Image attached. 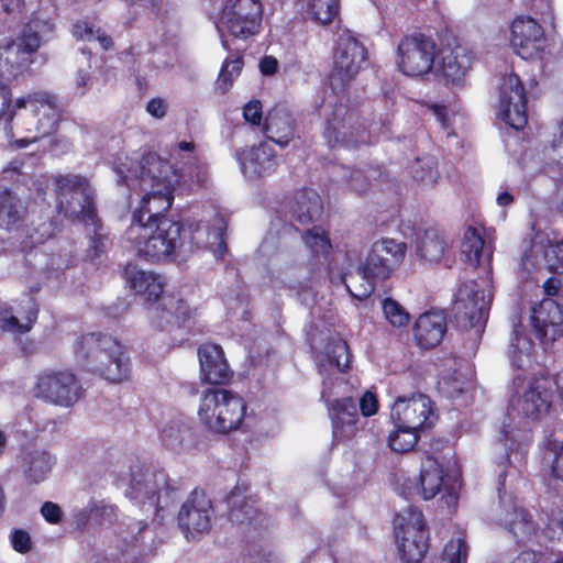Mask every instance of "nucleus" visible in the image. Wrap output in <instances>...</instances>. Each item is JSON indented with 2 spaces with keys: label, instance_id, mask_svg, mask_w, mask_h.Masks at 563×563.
I'll list each match as a JSON object with an SVG mask.
<instances>
[{
  "label": "nucleus",
  "instance_id": "obj_1",
  "mask_svg": "<svg viewBox=\"0 0 563 563\" xmlns=\"http://www.w3.org/2000/svg\"><path fill=\"white\" fill-rule=\"evenodd\" d=\"M126 239L140 258L152 264L173 263L183 252H194L207 244V230L200 221L185 227L174 219L152 224H130Z\"/></svg>",
  "mask_w": 563,
  "mask_h": 563
},
{
  "label": "nucleus",
  "instance_id": "obj_2",
  "mask_svg": "<svg viewBox=\"0 0 563 563\" xmlns=\"http://www.w3.org/2000/svg\"><path fill=\"white\" fill-rule=\"evenodd\" d=\"M55 205L59 214L73 222L92 225L86 258L91 263L106 255L112 242L98 217L95 191L82 175L59 174L53 178Z\"/></svg>",
  "mask_w": 563,
  "mask_h": 563
},
{
  "label": "nucleus",
  "instance_id": "obj_3",
  "mask_svg": "<svg viewBox=\"0 0 563 563\" xmlns=\"http://www.w3.org/2000/svg\"><path fill=\"white\" fill-rule=\"evenodd\" d=\"M7 135L16 148H25L54 134L60 121L55 95L32 91L12 101L4 118Z\"/></svg>",
  "mask_w": 563,
  "mask_h": 563
},
{
  "label": "nucleus",
  "instance_id": "obj_4",
  "mask_svg": "<svg viewBox=\"0 0 563 563\" xmlns=\"http://www.w3.org/2000/svg\"><path fill=\"white\" fill-rule=\"evenodd\" d=\"M74 353L81 366L111 383H121L131 375L126 347L117 339L101 332L80 335Z\"/></svg>",
  "mask_w": 563,
  "mask_h": 563
},
{
  "label": "nucleus",
  "instance_id": "obj_5",
  "mask_svg": "<svg viewBox=\"0 0 563 563\" xmlns=\"http://www.w3.org/2000/svg\"><path fill=\"white\" fill-rule=\"evenodd\" d=\"M173 176V168L167 161L152 154L143 157L140 177L142 181H148L152 189L133 211L131 224H152L172 219L166 213L174 202Z\"/></svg>",
  "mask_w": 563,
  "mask_h": 563
},
{
  "label": "nucleus",
  "instance_id": "obj_6",
  "mask_svg": "<svg viewBox=\"0 0 563 563\" xmlns=\"http://www.w3.org/2000/svg\"><path fill=\"white\" fill-rule=\"evenodd\" d=\"M246 410L247 404L238 393L211 387L201 394L198 418L207 431L225 435L242 427Z\"/></svg>",
  "mask_w": 563,
  "mask_h": 563
},
{
  "label": "nucleus",
  "instance_id": "obj_7",
  "mask_svg": "<svg viewBox=\"0 0 563 563\" xmlns=\"http://www.w3.org/2000/svg\"><path fill=\"white\" fill-rule=\"evenodd\" d=\"M394 526L402 563H420L429 550V529L421 509L409 506L395 516Z\"/></svg>",
  "mask_w": 563,
  "mask_h": 563
},
{
  "label": "nucleus",
  "instance_id": "obj_8",
  "mask_svg": "<svg viewBox=\"0 0 563 563\" xmlns=\"http://www.w3.org/2000/svg\"><path fill=\"white\" fill-rule=\"evenodd\" d=\"M438 52L435 40L422 32L404 35L396 51L397 69L407 77L423 78L433 67Z\"/></svg>",
  "mask_w": 563,
  "mask_h": 563
},
{
  "label": "nucleus",
  "instance_id": "obj_9",
  "mask_svg": "<svg viewBox=\"0 0 563 563\" xmlns=\"http://www.w3.org/2000/svg\"><path fill=\"white\" fill-rule=\"evenodd\" d=\"M322 136L331 148L355 147L371 141L369 130L360 114L342 103L335 104L327 115Z\"/></svg>",
  "mask_w": 563,
  "mask_h": 563
},
{
  "label": "nucleus",
  "instance_id": "obj_10",
  "mask_svg": "<svg viewBox=\"0 0 563 563\" xmlns=\"http://www.w3.org/2000/svg\"><path fill=\"white\" fill-rule=\"evenodd\" d=\"M55 30L51 19H41L32 15L24 24L21 33L7 47L9 54H14V60L11 62L9 75L16 77L27 71L34 62V55L41 47L42 41L49 37Z\"/></svg>",
  "mask_w": 563,
  "mask_h": 563
},
{
  "label": "nucleus",
  "instance_id": "obj_11",
  "mask_svg": "<svg viewBox=\"0 0 563 563\" xmlns=\"http://www.w3.org/2000/svg\"><path fill=\"white\" fill-rule=\"evenodd\" d=\"M407 244L394 239L384 238L373 243L365 261L360 265L357 274L361 279L384 282L393 275L404 262Z\"/></svg>",
  "mask_w": 563,
  "mask_h": 563
},
{
  "label": "nucleus",
  "instance_id": "obj_12",
  "mask_svg": "<svg viewBox=\"0 0 563 563\" xmlns=\"http://www.w3.org/2000/svg\"><path fill=\"white\" fill-rule=\"evenodd\" d=\"M220 20L230 35L247 40L261 31L263 4L261 0H225Z\"/></svg>",
  "mask_w": 563,
  "mask_h": 563
},
{
  "label": "nucleus",
  "instance_id": "obj_13",
  "mask_svg": "<svg viewBox=\"0 0 563 563\" xmlns=\"http://www.w3.org/2000/svg\"><path fill=\"white\" fill-rule=\"evenodd\" d=\"M37 397L60 407H71L82 395L77 376L70 371H46L35 385Z\"/></svg>",
  "mask_w": 563,
  "mask_h": 563
},
{
  "label": "nucleus",
  "instance_id": "obj_14",
  "mask_svg": "<svg viewBox=\"0 0 563 563\" xmlns=\"http://www.w3.org/2000/svg\"><path fill=\"white\" fill-rule=\"evenodd\" d=\"M211 499L202 489L195 488L181 505L177 521L187 540H197L211 529L213 517Z\"/></svg>",
  "mask_w": 563,
  "mask_h": 563
},
{
  "label": "nucleus",
  "instance_id": "obj_15",
  "mask_svg": "<svg viewBox=\"0 0 563 563\" xmlns=\"http://www.w3.org/2000/svg\"><path fill=\"white\" fill-rule=\"evenodd\" d=\"M391 419L395 427L420 432L431 429L438 415L431 398L424 394H417L410 398L399 397L391 408Z\"/></svg>",
  "mask_w": 563,
  "mask_h": 563
},
{
  "label": "nucleus",
  "instance_id": "obj_16",
  "mask_svg": "<svg viewBox=\"0 0 563 563\" xmlns=\"http://www.w3.org/2000/svg\"><path fill=\"white\" fill-rule=\"evenodd\" d=\"M367 63V49L358 40L351 35H341L333 54L332 85L338 80L344 86L354 79Z\"/></svg>",
  "mask_w": 563,
  "mask_h": 563
},
{
  "label": "nucleus",
  "instance_id": "obj_17",
  "mask_svg": "<svg viewBox=\"0 0 563 563\" xmlns=\"http://www.w3.org/2000/svg\"><path fill=\"white\" fill-rule=\"evenodd\" d=\"M501 119L512 129L522 130L528 122L527 92L520 77L510 73L500 89Z\"/></svg>",
  "mask_w": 563,
  "mask_h": 563
},
{
  "label": "nucleus",
  "instance_id": "obj_18",
  "mask_svg": "<svg viewBox=\"0 0 563 563\" xmlns=\"http://www.w3.org/2000/svg\"><path fill=\"white\" fill-rule=\"evenodd\" d=\"M510 43L521 58L533 59L543 51L544 30L530 16L516 18L510 26Z\"/></svg>",
  "mask_w": 563,
  "mask_h": 563
},
{
  "label": "nucleus",
  "instance_id": "obj_19",
  "mask_svg": "<svg viewBox=\"0 0 563 563\" xmlns=\"http://www.w3.org/2000/svg\"><path fill=\"white\" fill-rule=\"evenodd\" d=\"M488 308L484 301V290L474 280L463 283L455 296L453 311L456 321L466 329L478 325Z\"/></svg>",
  "mask_w": 563,
  "mask_h": 563
},
{
  "label": "nucleus",
  "instance_id": "obj_20",
  "mask_svg": "<svg viewBox=\"0 0 563 563\" xmlns=\"http://www.w3.org/2000/svg\"><path fill=\"white\" fill-rule=\"evenodd\" d=\"M531 324L541 343H553L563 335V309L553 299H543L532 309Z\"/></svg>",
  "mask_w": 563,
  "mask_h": 563
},
{
  "label": "nucleus",
  "instance_id": "obj_21",
  "mask_svg": "<svg viewBox=\"0 0 563 563\" xmlns=\"http://www.w3.org/2000/svg\"><path fill=\"white\" fill-rule=\"evenodd\" d=\"M200 379L210 385H227L233 378L221 345L203 343L198 347Z\"/></svg>",
  "mask_w": 563,
  "mask_h": 563
},
{
  "label": "nucleus",
  "instance_id": "obj_22",
  "mask_svg": "<svg viewBox=\"0 0 563 563\" xmlns=\"http://www.w3.org/2000/svg\"><path fill=\"white\" fill-rule=\"evenodd\" d=\"M247 486H234L227 496L228 519L233 526L257 528L263 526L265 516L255 506L256 500L249 496Z\"/></svg>",
  "mask_w": 563,
  "mask_h": 563
},
{
  "label": "nucleus",
  "instance_id": "obj_23",
  "mask_svg": "<svg viewBox=\"0 0 563 563\" xmlns=\"http://www.w3.org/2000/svg\"><path fill=\"white\" fill-rule=\"evenodd\" d=\"M323 214V202L319 194L311 188H301L287 202V216L291 222L303 228L320 221Z\"/></svg>",
  "mask_w": 563,
  "mask_h": 563
},
{
  "label": "nucleus",
  "instance_id": "obj_24",
  "mask_svg": "<svg viewBox=\"0 0 563 563\" xmlns=\"http://www.w3.org/2000/svg\"><path fill=\"white\" fill-rule=\"evenodd\" d=\"M334 443L352 440L357 433L360 420L356 402L352 397L334 399L329 408Z\"/></svg>",
  "mask_w": 563,
  "mask_h": 563
},
{
  "label": "nucleus",
  "instance_id": "obj_25",
  "mask_svg": "<svg viewBox=\"0 0 563 563\" xmlns=\"http://www.w3.org/2000/svg\"><path fill=\"white\" fill-rule=\"evenodd\" d=\"M164 307L156 309L153 317L154 325L161 331H172L174 327L190 329L195 323L196 309L184 299L169 296L164 298Z\"/></svg>",
  "mask_w": 563,
  "mask_h": 563
},
{
  "label": "nucleus",
  "instance_id": "obj_26",
  "mask_svg": "<svg viewBox=\"0 0 563 563\" xmlns=\"http://www.w3.org/2000/svg\"><path fill=\"white\" fill-rule=\"evenodd\" d=\"M296 129L297 122L291 112L284 106L276 104L266 113L262 132L267 140L285 147L292 141Z\"/></svg>",
  "mask_w": 563,
  "mask_h": 563
},
{
  "label": "nucleus",
  "instance_id": "obj_27",
  "mask_svg": "<svg viewBox=\"0 0 563 563\" xmlns=\"http://www.w3.org/2000/svg\"><path fill=\"white\" fill-rule=\"evenodd\" d=\"M474 62V54L463 45L443 51L439 63V74L445 85L462 86Z\"/></svg>",
  "mask_w": 563,
  "mask_h": 563
},
{
  "label": "nucleus",
  "instance_id": "obj_28",
  "mask_svg": "<svg viewBox=\"0 0 563 563\" xmlns=\"http://www.w3.org/2000/svg\"><path fill=\"white\" fill-rule=\"evenodd\" d=\"M448 331L444 312L430 310L420 314L413 325V338L417 345L423 350L437 347Z\"/></svg>",
  "mask_w": 563,
  "mask_h": 563
},
{
  "label": "nucleus",
  "instance_id": "obj_29",
  "mask_svg": "<svg viewBox=\"0 0 563 563\" xmlns=\"http://www.w3.org/2000/svg\"><path fill=\"white\" fill-rule=\"evenodd\" d=\"M415 253L423 262L429 264H445L451 261L452 245L443 232L437 228H428L417 235Z\"/></svg>",
  "mask_w": 563,
  "mask_h": 563
},
{
  "label": "nucleus",
  "instance_id": "obj_30",
  "mask_svg": "<svg viewBox=\"0 0 563 563\" xmlns=\"http://www.w3.org/2000/svg\"><path fill=\"white\" fill-rule=\"evenodd\" d=\"M552 399L550 380L545 377H532L522 397V411L528 418L539 419L549 412Z\"/></svg>",
  "mask_w": 563,
  "mask_h": 563
},
{
  "label": "nucleus",
  "instance_id": "obj_31",
  "mask_svg": "<svg viewBox=\"0 0 563 563\" xmlns=\"http://www.w3.org/2000/svg\"><path fill=\"white\" fill-rule=\"evenodd\" d=\"M241 164L244 173L252 177L263 178L276 172L278 159L274 147L267 142H261L243 153Z\"/></svg>",
  "mask_w": 563,
  "mask_h": 563
},
{
  "label": "nucleus",
  "instance_id": "obj_32",
  "mask_svg": "<svg viewBox=\"0 0 563 563\" xmlns=\"http://www.w3.org/2000/svg\"><path fill=\"white\" fill-rule=\"evenodd\" d=\"M130 287L144 298L146 303L156 302L164 292L165 284L158 274L139 269L129 263L123 272Z\"/></svg>",
  "mask_w": 563,
  "mask_h": 563
},
{
  "label": "nucleus",
  "instance_id": "obj_33",
  "mask_svg": "<svg viewBox=\"0 0 563 563\" xmlns=\"http://www.w3.org/2000/svg\"><path fill=\"white\" fill-rule=\"evenodd\" d=\"M126 496L142 504L158 496L155 474L150 467L141 464L130 466V484L126 489Z\"/></svg>",
  "mask_w": 563,
  "mask_h": 563
},
{
  "label": "nucleus",
  "instance_id": "obj_34",
  "mask_svg": "<svg viewBox=\"0 0 563 563\" xmlns=\"http://www.w3.org/2000/svg\"><path fill=\"white\" fill-rule=\"evenodd\" d=\"M27 213L22 200L10 189L0 188V228L7 231L22 227Z\"/></svg>",
  "mask_w": 563,
  "mask_h": 563
},
{
  "label": "nucleus",
  "instance_id": "obj_35",
  "mask_svg": "<svg viewBox=\"0 0 563 563\" xmlns=\"http://www.w3.org/2000/svg\"><path fill=\"white\" fill-rule=\"evenodd\" d=\"M419 481L423 499H432L441 492L444 484V472L435 456L427 454L422 460Z\"/></svg>",
  "mask_w": 563,
  "mask_h": 563
},
{
  "label": "nucleus",
  "instance_id": "obj_36",
  "mask_svg": "<svg viewBox=\"0 0 563 563\" xmlns=\"http://www.w3.org/2000/svg\"><path fill=\"white\" fill-rule=\"evenodd\" d=\"M484 254H486L488 261H490L493 256L492 247L486 245L478 228L468 225L464 230L461 243V256L463 262L476 268L481 265Z\"/></svg>",
  "mask_w": 563,
  "mask_h": 563
},
{
  "label": "nucleus",
  "instance_id": "obj_37",
  "mask_svg": "<svg viewBox=\"0 0 563 563\" xmlns=\"http://www.w3.org/2000/svg\"><path fill=\"white\" fill-rule=\"evenodd\" d=\"M54 463V457L45 450L29 451L22 457L23 474L31 484H38L46 479Z\"/></svg>",
  "mask_w": 563,
  "mask_h": 563
},
{
  "label": "nucleus",
  "instance_id": "obj_38",
  "mask_svg": "<svg viewBox=\"0 0 563 563\" xmlns=\"http://www.w3.org/2000/svg\"><path fill=\"white\" fill-rule=\"evenodd\" d=\"M531 431L523 430L522 434L520 435V440H518L517 435L514 434V431L510 429V423H506V421H504L499 435V441H501L506 448L505 455L499 463V466H501V471L499 474V484L501 486L505 485L507 467L511 463L510 453L515 448L521 449L522 446H528L529 443L531 442Z\"/></svg>",
  "mask_w": 563,
  "mask_h": 563
},
{
  "label": "nucleus",
  "instance_id": "obj_39",
  "mask_svg": "<svg viewBox=\"0 0 563 563\" xmlns=\"http://www.w3.org/2000/svg\"><path fill=\"white\" fill-rule=\"evenodd\" d=\"M341 0H307L306 14L318 25H330L341 22Z\"/></svg>",
  "mask_w": 563,
  "mask_h": 563
},
{
  "label": "nucleus",
  "instance_id": "obj_40",
  "mask_svg": "<svg viewBox=\"0 0 563 563\" xmlns=\"http://www.w3.org/2000/svg\"><path fill=\"white\" fill-rule=\"evenodd\" d=\"M301 240L313 257H328L332 251L329 232L321 225L308 227L302 232Z\"/></svg>",
  "mask_w": 563,
  "mask_h": 563
},
{
  "label": "nucleus",
  "instance_id": "obj_41",
  "mask_svg": "<svg viewBox=\"0 0 563 563\" xmlns=\"http://www.w3.org/2000/svg\"><path fill=\"white\" fill-rule=\"evenodd\" d=\"M380 176L382 172L378 167L352 168L345 178V183L351 191L363 195L372 188V179L376 180Z\"/></svg>",
  "mask_w": 563,
  "mask_h": 563
},
{
  "label": "nucleus",
  "instance_id": "obj_42",
  "mask_svg": "<svg viewBox=\"0 0 563 563\" xmlns=\"http://www.w3.org/2000/svg\"><path fill=\"white\" fill-rule=\"evenodd\" d=\"M410 174L418 184L433 187L439 178L438 162L432 156L416 158L410 166Z\"/></svg>",
  "mask_w": 563,
  "mask_h": 563
},
{
  "label": "nucleus",
  "instance_id": "obj_43",
  "mask_svg": "<svg viewBox=\"0 0 563 563\" xmlns=\"http://www.w3.org/2000/svg\"><path fill=\"white\" fill-rule=\"evenodd\" d=\"M243 65L244 62L241 55L223 60L216 82L217 90L220 91V93L224 95L230 90L234 80L241 74Z\"/></svg>",
  "mask_w": 563,
  "mask_h": 563
},
{
  "label": "nucleus",
  "instance_id": "obj_44",
  "mask_svg": "<svg viewBox=\"0 0 563 563\" xmlns=\"http://www.w3.org/2000/svg\"><path fill=\"white\" fill-rule=\"evenodd\" d=\"M419 432L407 428H398L388 435V446L396 453L410 452L419 440Z\"/></svg>",
  "mask_w": 563,
  "mask_h": 563
},
{
  "label": "nucleus",
  "instance_id": "obj_45",
  "mask_svg": "<svg viewBox=\"0 0 563 563\" xmlns=\"http://www.w3.org/2000/svg\"><path fill=\"white\" fill-rule=\"evenodd\" d=\"M329 363L345 373L351 367L352 353L346 341L339 339L331 343L328 352Z\"/></svg>",
  "mask_w": 563,
  "mask_h": 563
},
{
  "label": "nucleus",
  "instance_id": "obj_46",
  "mask_svg": "<svg viewBox=\"0 0 563 563\" xmlns=\"http://www.w3.org/2000/svg\"><path fill=\"white\" fill-rule=\"evenodd\" d=\"M443 561L448 563H467L468 544L464 538L451 539L443 549Z\"/></svg>",
  "mask_w": 563,
  "mask_h": 563
},
{
  "label": "nucleus",
  "instance_id": "obj_47",
  "mask_svg": "<svg viewBox=\"0 0 563 563\" xmlns=\"http://www.w3.org/2000/svg\"><path fill=\"white\" fill-rule=\"evenodd\" d=\"M383 311L385 318L394 327L400 328L409 323V313L398 301L393 298H385L383 300Z\"/></svg>",
  "mask_w": 563,
  "mask_h": 563
},
{
  "label": "nucleus",
  "instance_id": "obj_48",
  "mask_svg": "<svg viewBox=\"0 0 563 563\" xmlns=\"http://www.w3.org/2000/svg\"><path fill=\"white\" fill-rule=\"evenodd\" d=\"M544 449L553 453L551 462V475L554 479L563 482V440L558 442L552 437L544 440Z\"/></svg>",
  "mask_w": 563,
  "mask_h": 563
},
{
  "label": "nucleus",
  "instance_id": "obj_49",
  "mask_svg": "<svg viewBox=\"0 0 563 563\" xmlns=\"http://www.w3.org/2000/svg\"><path fill=\"white\" fill-rule=\"evenodd\" d=\"M184 439L183 430L178 426H167L161 432V440L168 450L176 451L180 449Z\"/></svg>",
  "mask_w": 563,
  "mask_h": 563
},
{
  "label": "nucleus",
  "instance_id": "obj_50",
  "mask_svg": "<svg viewBox=\"0 0 563 563\" xmlns=\"http://www.w3.org/2000/svg\"><path fill=\"white\" fill-rule=\"evenodd\" d=\"M0 330L3 332L27 333L30 332V322L21 323L19 319L9 313L8 310L0 312Z\"/></svg>",
  "mask_w": 563,
  "mask_h": 563
},
{
  "label": "nucleus",
  "instance_id": "obj_51",
  "mask_svg": "<svg viewBox=\"0 0 563 563\" xmlns=\"http://www.w3.org/2000/svg\"><path fill=\"white\" fill-rule=\"evenodd\" d=\"M355 277L351 276L349 283L344 282L347 291L357 300L367 299L374 292L376 284L372 280L362 279V283L357 286H353L352 283Z\"/></svg>",
  "mask_w": 563,
  "mask_h": 563
},
{
  "label": "nucleus",
  "instance_id": "obj_52",
  "mask_svg": "<svg viewBox=\"0 0 563 563\" xmlns=\"http://www.w3.org/2000/svg\"><path fill=\"white\" fill-rule=\"evenodd\" d=\"M11 544L14 551L25 554L32 549L30 533L23 529H13L10 534Z\"/></svg>",
  "mask_w": 563,
  "mask_h": 563
},
{
  "label": "nucleus",
  "instance_id": "obj_53",
  "mask_svg": "<svg viewBox=\"0 0 563 563\" xmlns=\"http://www.w3.org/2000/svg\"><path fill=\"white\" fill-rule=\"evenodd\" d=\"M243 118L252 125L260 126L263 120V107L260 100H251L243 107Z\"/></svg>",
  "mask_w": 563,
  "mask_h": 563
},
{
  "label": "nucleus",
  "instance_id": "obj_54",
  "mask_svg": "<svg viewBox=\"0 0 563 563\" xmlns=\"http://www.w3.org/2000/svg\"><path fill=\"white\" fill-rule=\"evenodd\" d=\"M95 25L87 20H78L73 24L71 33L77 40L93 41L95 40Z\"/></svg>",
  "mask_w": 563,
  "mask_h": 563
},
{
  "label": "nucleus",
  "instance_id": "obj_55",
  "mask_svg": "<svg viewBox=\"0 0 563 563\" xmlns=\"http://www.w3.org/2000/svg\"><path fill=\"white\" fill-rule=\"evenodd\" d=\"M378 399L376 395L369 390H366L360 398V410L364 417H371L378 411Z\"/></svg>",
  "mask_w": 563,
  "mask_h": 563
},
{
  "label": "nucleus",
  "instance_id": "obj_56",
  "mask_svg": "<svg viewBox=\"0 0 563 563\" xmlns=\"http://www.w3.org/2000/svg\"><path fill=\"white\" fill-rule=\"evenodd\" d=\"M549 261L551 268L563 274V240L555 242L549 249Z\"/></svg>",
  "mask_w": 563,
  "mask_h": 563
},
{
  "label": "nucleus",
  "instance_id": "obj_57",
  "mask_svg": "<svg viewBox=\"0 0 563 563\" xmlns=\"http://www.w3.org/2000/svg\"><path fill=\"white\" fill-rule=\"evenodd\" d=\"M41 514L51 525H57L62 521L63 511L60 507L53 501H45L41 507Z\"/></svg>",
  "mask_w": 563,
  "mask_h": 563
},
{
  "label": "nucleus",
  "instance_id": "obj_58",
  "mask_svg": "<svg viewBox=\"0 0 563 563\" xmlns=\"http://www.w3.org/2000/svg\"><path fill=\"white\" fill-rule=\"evenodd\" d=\"M38 311L40 309L36 301L30 298L26 305L22 308V311L20 312L24 322H30V331L32 330L34 323L37 320Z\"/></svg>",
  "mask_w": 563,
  "mask_h": 563
},
{
  "label": "nucleus",
  "instance_id": "obj_59",
  "mask_svg": "<svg viewBox=\"0 0 563 563\" xmlns=\"http://www.w3.org/2000/svg\"><path fill=\"white\" fill-rule=\"evenodd\" d=\"M167 103L162 98H152L146 104V111L156 119H162L167 113Z\"/></svg>",
  "mask_w": 563,
  "mask_h": 563
},
{
  "label": "nucleus",
  "instance_id": "obj_60",
  "mask_svg": "<svg viewBox=\"0 0 563 563\" xmlns=\"http://www.w3.org/2000/svg\"><path fill=\"white\" fill-rule=\"evenodd\" d=\"M12 103V92L11 89L4 84L0 82V121H3L7 111L9 110Z\"/></svg>",
  "mask_w": 563,
  "mask_h": 563
},
{
  "label": "nucleus",
  "instance_id": "obj_61",
  "mask_svg": "<svg viewBox=\"0 0 563 563\" xmlns=\"http://www.w3.org/2000/svg\"><path fill=\"white\" fill-rule=\"evenodd\" d=\"M271 556L272 554L264 552L263 549L254 548V553L243 555V563H272Z\"/></svg>",
  "mask_w": 563,
  "mask_h": 563
},
{
  "label": "nucleus",
  "instance_id": "obj_62",
  "mask_svg": "<svg viewBox=\"0 0 563 563\" xmlns=\"http://www.w3.org/2000/svg\"><path fill=\"white\" fill-rule=\"evenodd\" d=\"M24 0H0V10L7 14L22 13Z\"/></svg>",
  "mask_w": 563,
  "mask_h": 563
},
{
  "label": "nucleus",
  "instance_id": "obj_63",
  "mask_svg": "<svg viewBox=\"0 0 563 563\" xmlns=\"http://www.w3.org/2000/svg\"><path fill=\"white\" fill-rule=\"evenodd\" d=\"M260 70L265 76H272L278 70V62L273 56H264L260 60Z\"/></svg>",
  "mask_w": 563,
  "mask_h": 563
},
{
  "label": "nucleus",
  "instance_id": "obj_64",
  "mask_svg": "<svg viewBox=\"0 0 563 563\" xmlns=\"http://www.w3.org/2000/svg\"><path fill=\"white\" fill-rule=\"evenodd\" d=\"M115 509L114 506H95L91 509V515L96 518H107V520L111 522L112 518L115 517Z\"/></svg>",
  "mask_w": 563,
  "mask_h": 563
}]
</instances>
